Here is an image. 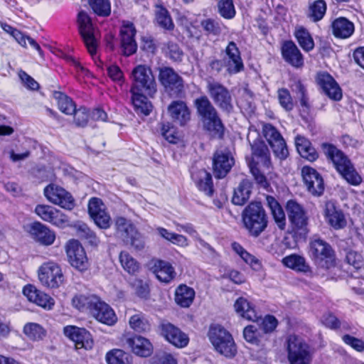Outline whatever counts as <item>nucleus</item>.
<instances>
[{
    "label": "nucleus",
    "instance_id": "f257e3e1",
    "mask_svg": "<svg viewBox=\"0 0 364 364\" xmlns=\"http://www.w3.org/2000/svg\"><path fill=\"white\" fill-rule=\"evenodd\" d=\"M247 136L252 149L250 159L246 158L250 171L254 177L257 185L269 191L270 184L262 171L269 169L271 165L270 154L265 143L259 139L255 140L252 143Z\"/></svg>",
    "mask_w": 364,
    "mask_h": 364
},
{
    "label": "nucleus",
    "instance_id": "f03ea898",
    "mask_svg": "<svg viewBox=\"0 0 364 364\" xmlns=\"http://www.w3.org/2000/svg\"><path fill=\"white\" fill-rule=\"evenodd\" d=\"M321 147L327 159L333 163L336 171L348 183L353 186H358L361 183V176L348 157L341 150L329 143H323Z\"/></svg>",
    "mask_w": 364,
    "mask_h": 364
},
{
    "label": "nucleus",
    "instance_id": "7ed1b4c3",
    "mask_svg": "<svg viewBox=\"0 0 364 364\" xmlns=\"http://www.w3.org/2000/svg\"><path fill=\"white\" fill-rule=\"evenodd\" d=\"M242 218L249 235L254 237H257L267 227L268 216L260 202H252L246 206Z\"/></svg>",
    "mask_w": 364,
    "mask_h": 364
},
{
    "label": "nucleus",
    "instance_id": "20e7f679",
    "mask_svg": "<svg viewBox=\"0 0 364 364\" xmlns=\"http://www.w3.org/2000/svg\"><path fill=\"white\" fill-rule=\"evenodd\" d=\"M309 255L319 268L329 269L336 266V252L331 245L324 240L314 236L309 243Z\"/></svg>",
    "mask_w": 364,
    "mask_h": 364
},
{
    "label": "nucleus",
    "instance_id": "39448f33",
    "mask_svg": "<svg viewBox=\"0 0 364 364\" xmlns=\"http://www.w3.org/2000/svg\"><path fill=\"white\" fill-rule=\"evenodd\" d=\"M287 359L289 364H311L314 350L301 338L290 335L285 342Z\"/></svg>",
    "mask_w": 364,
    "mask_h": 364
},
{
    "label": "nucleus",
    "instance_id": "423d86ee",
    "mask_svg": "<svg viewBox=\"0 0 364 364\" xmlns=\"http://www.w3.org/2000/svg\"><path fill=\"white\" fill-rule=\"evenodd\" d=\"M130 92H144L152 96L156 92V82L151 69L145 65L136 66L132 72Z\"/></svg>",
    "mask_w": 364,
    "mask_h": 364
},
{
    "label": "nucleus",
    "instance_id": "0eeeda50",
    "mask_svg": "<svg viewBox=\"0 0 364 364\" xmlns=\"http://www.w3.org/2000/svg\"><path fill=\"white\" fill-rule=\"evenodd\" d=\"M210 342L215 350L227 358L235 355L237 349L232 336L221 326H210L208 332Z\"/></svg>",
    "mask_w": 364,
    "mask_h": 364
},
{
    "label": "nucleus",
    "instance_id": "6e6552de",
    "mask_svg": "<svg viewBox=\"0 0 364 364\" xmlns=\"http://www.w3.org/2000/svg\"><path fill=\"white\" fill-rule=\"evenodd\" d=\"M286 210L291 231L300 238L305 237L309 232V218L303 206L294 200H289L286 204Z\"/></svg>",
    "mask_w": 364,
    "mask_h": 364
},
{
    "label": "nucleus",
    "instance_id": "1a4fd4ad",
    "mask_svg": "<svg viewBox=\"0 0 364 364\" xmlns=\"http://www.w3.org/2000/svg\"><path fill=\"white\" fill-rule=\"evenodd\" d=\"M207 92L215 104L223 111L230 113L233 110L231 95L227 87L214 80H207Z\"/></svg>",
    "mask_w": 364,
    "mask_h": 364
},
{
    "label": "nucleus",
    "instance_id": "9d476101",
    "mask_svg": "<svg viewBox=\"0 0 364 364\" xmlns=\"http://www.w3.org/2000/svg\"><path fill=\"white\" fill-rule=\"evenodd\" d=\"M77 24L80 34L92 56L96 54L97 48V40L95 36V30L92 23L91 18L84 11H81L77 15Z\"/></svg>",
    "mask_w": 364,
    "mask_h": 364
},
{
    "label": "nucleus",
    "instance_id": "9b49d317",
    "mask_svg": "<svg viewBox=\"0 0 364 364\" xmlns=\"http://www.w3.org/2000/svg\"><path fill=\"white\" fill-rule=\"evenodd\" d=\"M159 80L170 95L180 97L183 94V80L172 68H159Z\"/></svg>",
    "mask_w": 364,
    "mask_h": 364
},
{
    "label": "nucleus",
    "instance_id": "f8f14e48",
    "mask_svg": "<svg viewBox=\"0 0 364 364\" xmlns=\"http://www.w3.org/2000/svg\"><path fill=\"white\" fill-rule=\"evenodd\" d=\"M262 134L275 156L281 160L286 159L289 156V151L286 141L279 132L272 124H264L262 126Z\"/></svg>",
    "mask_w": 364,
    "mask_h": 364
},
{
    "label": "nucleus",
    "instance_id": "ddd939ff",
    "mask_svg": "<svg viewBox=\"0 0 364 364\" xmlns=\"http://www.w3.org/2000/svg\"><path fill=\"white\" fill-rule=\"evenodd\" d=\"M38 278L43 286L51 289L58 288L64 281L61 268L53 262L43 263L40 267Z\"/></svg>",
    "mask_w": 364,
    "mask_h": 364
},
{
    "label": "nucleus",
    "instance_id": "4468645a",
    "mask_svg": "<svg viewBox=\"0 0 364 364\" xmlns=\"http://www.w3.org/2000/svg\"><path fill=\"white\" fill-rule=\"evenodd\" d=\"M223 59L226 72L230 75L240 73L245 68L240 51L233 41L229 42L226 46Z\"/></svg>",
    "mask_w": 364,
    "mask_h": 364
},
{
    "label": "nucleus",
    "instance_id": "2eb2a0df",
    "mask_svg": "<svg viewBox=\"0 0 364 364\" xmlns=\"http://www.w3.org/2000/svg\"><path fill=\"white\" fill-rule=\"evenodd\" d=\"M44 195L50 203L63 208L72 210L75 206L71 194L60 186L53 184L46 186L44 189Z\"/></svg>",
    "mask_w": 364,
    "mask_h": 364
},
{
    "label": "nucleus",
    "instance_id": "dca6fc26",
    "mask_svg": "<svg viewBox=\"0 0 364 364\" xmlns=\"http://www.w3.org/2000/svg\"><path fill=\"white\" fill-rule=\"evenodd\" d=\"M65 248L68 261L73 267L80 271L87 269V257L84 248L77 240H70Z\"/></svg>",
    "mask_w": 364,
    "mask_h": 364
},
{
    "label": "nucleus",
    "instance_id": "f3484780",
    "mask_svg": "<svg viewBox=\"0 0 364 364\" xmlns=\"http://www.w3.org/2000/svg\"><path fill=\"white\" fill-rule=\"evenodd\" d=\"M316 80L324 94L331 100L339 101L342 99V90L331 75L321 72L317 74Z\"/></svg>",
    "mask_w": 364,
    "mask_h": 364
},
{
    "label": "nucleus",
    "instance_id": "a211bd4d",
    "mask_svg": "<svg viewBox=\"0 0 364 364\" xmlns=\"http://www.w3.org/2000/svg\"><path fill=\"white\" fill-rule=\"evenodd\" d=\"M303 181L308 191L314 196H321L324 191L323 178L314 168L304 166L301 169Z\"/></svg>",
    "mask_w": 364,
    "mask_h": 364
},
{
    "label": "nucleus",
    "instance_id": "6ab92c4d",
    "mask_svg": "<svg viewBox=\"0 0 364 364\" xmlns=\"http://www.w3.org/2000/svg\"><path fill=\"white\" fill-rule=\"evenodd\" d=\"M203 129L211 137L221 139L224 136L225 127L218 111L200 118Z\"/></svg>",
    "mask_w": 364,
    "mask_h": 364
},
{
    "label": "nucleus",
    "instance_id": "aec40b11",
    "mask_svg": "<svg viewBox=\"0 0 364 364\" xmlns=\"http://www.w3.org/2000/svg\"><path fill=\"white\" fill-rule=\"evenodd\" d=\"M64 333L75 343L77 349H90L92 347V336L85 328L68 326L64 328Z\"/></svg>",
    "mask_w": 364,
    "mask_h": 364
},
{
    "label": "nucleus",
    "instance_id": "412c9836",
    "mask_svg": "<svg viewBox=\"0 0 364 364\" xmlns=\"http://www.w3.org/2000/svg\"><path fill=\"white\" fill-rule=\"evenodd\" d=\"M136 29L134 24L129 21L124 22L120 30L121 46L124 55L129 56L137 50L135 41Z\"/></svg>",
    "mask_w": 364,
    "mask_h": 364
},
{
    "label": "nucleus",
    "instance_id": "4be33fe9",
    "mask_svg": "<svg viewBox=\"0 0 364 364\" xmlns=\"http://www.w3.org/2000/svg\"><path fill=\"white\" fill-rule=\"evenodd\" d=\"M281 53L284 61L294 68L300 69L304 67V56L292 41H286L282 43Z\"/></svg>",
    "mask_w": 364,
    "mask_h": 364
},
{
    "label": "nucleus",
    "instance_id": "5701e85b",
    "mask_svg": "<svg viewBox=\"0 0 364 364\" xmlns=\"http://www.w3.org/2000/svg\"><path fill=\"white\" fill-rule=\"evenodd\" d=\"M28 232L34 240L43 245H51L55 240V232L40 222L31 223Z\"/></svg>",
    "mask_w": 364,
    "mask_h": 364
},
{
    "label": "nucleus",
    "instance_id": "b1692460",
    "mask_svg": "<svg viewBox=\"0 0 364 364\" xmlns=\"http://www.w3.org/2000/svg\"><path fill=\"white\" fill-rule=\"evenodd\" d=\"M234 164V159L230 153L224 151H217L213 156V167L215 177L224 178L230 171Z\"/></svg>",
    "mask_w": 364,
    "mask_h": 364
},
{
    "label": "nucleus",
    "instance_id": "393cba45",
    "mask_svg": "<svg viewBox=\"0 0 364 364\" xmlns=\"http://www.w3.org/2000/svg\"><path fill=\"white\" fill-rule=\"evenodd\" d=\"M161 331L166 341L178 348H183L188 343V336L170 323H162Z\"/></svg>",
    "mask_w": 364,
    "mask_h": 364
},
{
    "label": "nucleus",
    "instance_id": "a878e982",
    "mask_svg": "<svg viewBox=\"0 0 364 364\" xmlns=\"http://www.w3.org/2000/svg\"><path fill=\"white\" fill-rule=\"evenodd\" d=\"M23 293L30 301L45 309L50 310L55 304V301L51 296L38 290L33 285L25 286L23 289Z\"/></svg>",
    "mask_w": 364,
    "mask_h": 364
},
{
    "label": "nucleus",
    "instance_id": "bb28decb",
    "mask_svg": "<svg viewBox=\"0 0 364 364\" xmlns=\"http://www.w3.org/2000/svg\"><path fill=\"white\" fill-rule=\"evenodd\" d=\"M168 112L173 122L181 126L191 119V112L186 103L182 100L173 101L168 107Z\"/></svg>",
    "mask_w": 364,
    "mask_h": 364
},
{
    "label": "nucleus",
    "instance_id": "cd10ccee",
    "mask_svg": "<svg viewBox=\"0 0 364 364\" xmlns=\"http://www.w3.org/2000/svg\"><path fill=\"white\" fill-rule=\"evenodd\" d=\"M126 344L134 354L141 357H148L153 352L151 342L141 336H134L127 338Z\"/></svg>",
    "mask_w": 364,
    "mask_h": 364
},
{
    "label": "nucleus",
    "instance_id": "c85d7f7f",
    "mask_svg": "<svg viewBox=\"0 0 364 364\" xmlns=\"http://www.w3.org/2000/svg\"><path fill=\"white\" fill-rule=\"evenodd\" d=\"M191 177L196 186L200 191L208 196H211L213 193V186L212 176L210 173L205 169H194L191 171Z\"/></svg>",
    "mask_w": 364,
    "mask_h": 364
},
{
    "label": "nucleus",
    "instance_id": "c756f323",
    "mask_svg": "<svg viewBox=\"0 0 364 364\" xmlns=\"http://www.w3.org/2000/svg\"><path fill=\"white\" fill-rule=\"evenodd\" d=\"M151 269L157 279L164 283H169L176 277V272L168 262L162 259L152 260Z\"/></svg>",
    "mask_w": 364,
    "mask_h": 364
},
{
    "label": "nucleus",
    "instance_id": "7c9ffc66",
    "mask_svg": "<svg viewBox=\"0 0 364 364\" xmlns=\"http://www.w3.org/2000/svg\"><path fill=\"white\" fill-rule=\"evenodd\" d=\"M96 304L90 314L100 322L109 326L113 325L117 321V317L112 309L100 298Z\"/></svg>",
    "mask_w": 364,
    "mask_h": 364
},
{
    "label": "nucleus",
    "instance_id": "2f4dec72",
    "mask_svg": "<svg viewBox=\"0 0 364 364\" xmlns=\"http://www.w3.org/2000/svg\"><path fill=\"white\" fill-rule=\"evenodd\" d=\"M333 34L338 38H348L352 36L355 27L353 22L345 17L336 18L331 24Z\"/></svg>",
    "mask_w": 364,
    "mask_h": 364
},
{
    "label": "nucleus",
    "instance_id": "473e14b6",
    "mask_svg": "<svg viewBox=\"0 0 364 364\" xmlns=\"http://www.w3.org/2000/svg\"><path fill=\"white\" fill-rule=\"evenodd\" d=\"M252 183L249 179H243L234 190L232 202L237 205H243L250 199Z\"/></svg>",
    "mask_w": 364,
    "mask_h": 364
},
{
    "label": "nucleus",
    "instance_id": "72a5a7b5",
    "mask_svg": "<svg viewBox=\"0 0 364 364\" xmlns=\"http://www.w3.org/2000/svg\"><path fill=\"white\" fill-rule=\"evenodd\" d=\"M282 262L285 267L296 272H311V268L306 262V259L299 255L291 254L287 255L282 259Z\"/></svg>",
    "mask_w": 364,
    "mask_h": 364
},
{
    "label": "nucleus",
    "instance_id": "f704fd0d",
    "mask_svg": "<svg viewBox=\"0 0 364 364\" xmlns=\"http://www.w3.org/2000/svg\"><path fill=\"white\" fill-rule=\"evenodd\" d=\"M295 145L296 149L301 157L306 159L309 161H316L318 154L311 142L304 136H296L295 138Z\"/></svg>",
    "mask_w": 364,
    "mask_h": 364
},
{
    "label": "nucleus",
    "instance_id": "c9c22d12",
    "mask_svg": "<svg viewBox=\"0 0 364 364\" xmlns=\"http://www.w3.org/2000/svg\"><path fill=\"white\" fill-rule=\"evenodd\" d=\"M325 216L328 223L335 229H341L346 225V221L343 213L336 209L333 203H326Z\"/></svg>",
    "mask_w": 364,
    "mask_h": 364
},
{
    "label": "nucleus",
    "instance_id": "e433bc0d",
    "mask_svg": "<svg viewBox=\"0 0 364 364\" xmlns=\"http://www.w3.org/2000/svg\"><path fill=\"white\" fill-rule=\"evenodd\" d=\"M99 297L93 294L75 295L72 299L73 306L80 311L91 313L94 306H96Z\"/></svg>",
    "mask_w": 364,
    "mask_h": 364
},
{
    "label": "nucleus",
    "instance_id": "4c0bfd02",
    "mask_svg": "<svg viewBox=\"0 0 364 364\" xmlns=\"http://www.w3.org/2000/svg\"><path fill=\"white\" fill-rule=\"evenodd\" d=\"M266 201L277 227L280 230H284L286 227V217L282 206L278 201L271 196H267Z\"/></svg>",
    "mask_w": 364,
    "mask_h": 364
},
{
    "label": "nucleus",
    "instance_id": "58836bf2",
    "mask_svg": "<svg viewBox=\"0 0 364 364\" xmlns=\"http://www.w3.org/2000/svg\"><path fill=\"white\" fill-rule=\"evenodd\" d=\"M132 93V102L135 111L138 114L147 116L152 109V105L146 97L144 92H130Z\"/></svg>",
    "mask_w": 364,
    "mask_h": 364
},
{
    "label": "nucleus",
    "instance_id": "ea45409f",
    "mask_svg": "<svg viewBox=\"0 0 364 364\" xmlns=\"http://www.w3.org/2000/svg\"><path fill=\"white\" fill-rule=\"evenodd\" d=\"M234 307L236 312L247 320L256 321L259 318L254 307L243 297H240L236 300Z\"/></svg>",
    "mask_w": 364,
    "mask_h": 364
},
{
    "label": "nucleus",
    "instance_id": "a19ab883",
    "mask_svg": "<svg viewBox=\"0 0 364 364\" xmlns=\"http://www.w3.org/2000/svg\"><path fill=\"white\" fill-rule=\"evenodd\" d=\"M194 296V290L185 284L179 285L175 291V301L181 307H188L192 304Z\"/></svg>",
    "mask_w": 364,
    "mask_h": 364
},
{
    "label": "nucleus",
    "instance_id": "79ce46f5",
    "mask_svg": "<svg viewBox=\"0 0 364 364\" xmlns=\"http://www.w3.org/2000/svg\"><path fill=\"white\" fill-rule=\"evenodd\" d=\"M294 36L300 47L306 52H310L314 48V39L309 31L303 26L295 28Z\"/></svg>",
    "mask_w": 364,
    "mask_h": 364
},
{
    "label": "nucleus",
    "instance_id": "37998d69",
    "mask_svg": "<svg viewBox=\"0 0 364 364\" xmlns=\"http://www.w3.org/2000/svg\"><path fill=\"white\" fill-rule=\"evenodd\" d=\"M119 262L124 269L129 274H136L140 270V264L129 252L122 251L119 255Z\"/></svg>",
    "mask_w": 364,
    "mask_h": 364
},
{
    "label": "nucleus",
    "instance_id": "c03bdc74",
    "mask_svg": "<svg viewBox=\"0 0 364 364\" xmlns=\"http://www.w3.org/2000/svg\"><path fill=\"white\" fill-rule=\"evenodd\" d=\"M156 20L157 23L164 29L173 30L174 24L168 10L161 4H156Z\"/></svg>",
    "mask_w": 364,
    "mask_h": 364
},
{
    "label": "nucleus",
    "instance_id": "a18cd8bd",
    "mask_svg": "<svg viewBox=\"0 0 364 364\" xmlns=\"http://www.w3.org/2000/svg\"><path fill=\"white\" fill-rule=\"evenodd\" d=\"M114 228L117 234L122 237L124 241L136 229L131 221L123 217H117L115 218Z\"/></svg>",
    "mask_w": 364,
    "mask_h": 364
},
{
    "label": "nucleus",
    "instance_id": "49530a36",
    "mask_svg": "<svg viewBox=\"0 0 364 364\" xmlns=\"http://www.w3.org/2000/svg\"><path fill=\"white\" fill-rule=\"evenodd\" d=\"M194 106L200 118L217 111L207 96L203 95L194 100Z\"/></svg>",
    "mask_w": 364,
    "mask_h": 364
},
{
    "label": "nucleus",
    "instance_id": "de8ad7c7",
    "mask_svg": "<svg viewBox=\"0 0 364 364\" xmlns=\"http://www.w3.org/2000/svg\"><path fill=\"white\" fill-rule=\"evenodd\" d=\"M108 364H132V355L120 349H113L106 355Z\"/></svg>",
    "mask_w": 364,
    "mask_h": 364
},
{
    "label": "nucleus",
    "instance_id": "09e8293b",
    "mask_svg": "<svg viewBox=\"0 0 364 364\" xmlns=\"http://www.w3.org/2000/svg\"><path fill=\"white\" fill-rule=\"evenodd\" d=\"M236 102L241 109L247 112H252L255 109L253 95L251 91L246 88L239 91V97Z\"/></svg>",
    "mask_w": 364,
    "mask_h": 364
},
{
    "label": "nucleus",
    "instance_id": "8fccbe9b",
    "mask_svg": "<svg viewBox=\"0 0 364 364\" xmlns=\"http://www.w3.org/2000/svg\"><path fill=\"white\" fill-rule=\"evenodd\" d=\"M326 11V4L324 0H316L309 5L308 17L314 22L321 20Z\"/></svg>",
    "mask_w": 364,
    "mask_h": 364
},
{
    "label": "nucleus",
    "instance_id": "3c124183",
    "mask_svg": "<svg viewBox=\"0 0 364 364\" xmlns=\"http://www.w3.org/2000/svg\"><path fill=\"white\" fill-rule=\"evenodd\" d=\"M88 4L93 12L99 16L107 17L111 14L109 0H88Z\"/></svg>",
    "mask_w": 364,
    "mask_h": 364
},
{
    "label": "nucleus",
    "instance_id": "603ef678",
    "mask_svg": "<svg viewBox=\"0 0 364 364\" xmlns=\"http://www.w3.org/2000/svg\"><path fill=\"white\" fill-rule=\"evenodd\" d=\"M53 95L58 100L59 109L66 114H72V112L75 111V107L72 99L60 92H55Z\"/></svg>",
    "mask_w": 364,
    "mask_h": 364
},
{
    "label": "nucleus",
    "instance_id": "864d4df0",
    "mask_svg": "<svg viewBox=\"0 0 364 364\" xmlns=\"http://www.w3.org/2000/svg\"><path fill=\"white\" fill-rule=\"evenodd\" d=\"M130 327L136 332H145L150 330L151 325L149 321L141 313L133 315L129 318Z\"/></svg>",
    "mask_w": 364,
    "mask_h": 364
},
{
    "label": "nucleus",
    "instance_id": "5fc2aeb1",
    "mask_svg": "<svg viewBox=\"0 0 364 364\" xmlns=\"http://www.w3.org/2000/svg\"><path fill=\"white\" fill-rule=\"evenodd\" d=\"M77 234L81 238L86 240L90 245L97 246L100 240L95 233L85 224H79L77 226Z\"/></svg>",
    "mask_w": 364,
    "mask_h": 364
},
{
    "label": "nucleus",
    "instance_id": "6e6d98bb",
    "mask_svg": "<svg viewBox=\"0 0 364 364\" xmlns=\"http://www.w3.org/2000/svg\"><path fill=\"white\" fill-rule=\"evenodd\" d=\"M23 333L31 339L36 341L42 339L46 331L41 326L36 323H26L23 327Z\"/></svg>",
    "mask_w": 364,
    "mask_h": 364
},
{
    "label": "nucleus",
    "instance_id": "4d7b16f0",
    "mask_svg": "<svg viewBox=\"0 0 364 364\" xmlns=\"http://www.w3.org/2000/svg\"><path fill=\"white\" fill-rule=\"evenodd\" d=\"M129 285L139 298L146 299L149 297L150 293L149 284L142 279H134L129 282Z\"/></svg>",
    "mask_w": 364,
    "mask_h": 364
},
{
    "label": "nucleus",
    "instance_id": "13d9d810",
    "mask_svg": "<svg viewBox=\"0 0 364 364\" xmlns=\"http://www.w3.org/2000/svg\"><path fill=\"white\" fill-rule=\"evenodd\" d=\"M124 242L135 251H141L145 247L144 237L136 229L131 233Z\"/></svg>",
    "mask_w": 364,
    "mask_h": 364
},
{
    "label": "nucleus",
    "instance_id": "bf43d9fd",
    "mask_svg": "<svg viewBox=\"0 0 364 364\" xmlns=\"http://www.w3.org/2000/svg\"><path fill=\"white\" fill-rule=\"evenodd\" d=\"M48 218L46 222L60 228H65L69 223L68 216L55 208Z\"/></svg>",
    "mask_w": 364,
    "mask_h": 364
},
{
    "label": "nucleus",
    "instance_id": "052dcab7",
    "mask_svg": "<svg viewBox=\"0 0 364 364\" xmlns=\"http://www.w3.org/2000/svg\"><path fill=\"white\" fill-rule=\"evenodd\" d=\"M218 8L220 14L225 18L230 19L235 15L232 0H218Z\"/></svg>",
    "mask_w": 364,
    "mask_h": 364
},
{
    "label": "nucleus",
    "instance_id": "680f3d73",
    "mask_svg": "<svg viewBox=\"0 0 364 364\" xmlns=\"http://www.w3.org/2000/svg\"><path fill=\"white\" fill-rule=\"evenodd\" d=\"M72 114H73V122L76 127H84L87 124L90 114L87 108L80 107L79 109H76L75 107Z\"/></svg>",
    "mask_w": 364,
    "mask_h": 364
},
{
    "label": "nucleus",
    "instance_id": "e2e57ef3",
    "mask_svg": "<svg viewBox=\"0 0 364 364\" xmlns=\"http://www.w3.org/2000/svg\"><path fill=\"white\" fill-rule=\"evenodd\" d=\"M277 97L280 105L287 111H291L294 108L292 97L289 91L286 88L277 90Z\"/></svg>",
    "mask_w": 364,
    "mask_h": 364
},
{
    "label": "nucleus",
    "instance_id": "0e129e2a",
    "mask_svg": "<svg viewBox=\"0 0 364 364\" xmlns=\"http://www.w3.org/2000/svg\"><path fill=\"white\" fill-rule=\"evenodd\" d=\"M200 24L202 28L208 35L218 36L222 31L220 24L213 19H205L201 21Z\"/></svg>",
    "mask_w": 364,
    "mask_h": 364
},
{
    "label": "nucleus",
    "instance_id": "69168bd1",
    "mask_svg": "<svg viewBox=\"0 0 364 364\" xmlns=\"http://www.w3.org/2000/svg\"><path fill=\"white\" fill-rule=\"evenodd\" d=\"M346 262L352 265L355 269H359L364 267V259L363 256L358 252L349 250L346 252Z\"/></svg>",
    "mask_w": 364,
    "mask_h": 364
},
{
    "label": "nucleus",
    "instance_id": "338daca9",
    "mask_svg": "<svg viewBox=\"0 0 364 364\" xmlns=\"http://www.w3.org/2000/svg\"><path fill=\"white\" fill-rule=\"evenodd\" d=\"M161 132L164 139L168 142L176 143L178 140L177 133L175 127L171 123H161Z\"/></svg>",
    "mask_w": 364,
    "mask_h": 364
},
{
    "label": "nucleus",
    "instance_id": "774afa93",
    "mask_svg": "<svg viewBox=\"0 0 364 364\" xmlns=\"http://www.w3.org/2000/svg\"><path fill=\"white\" fill-rule=\"evenodd\" d=\"M105 210V204L97 198H92L88 203V213L91 218Z\"/></svg>",
    "mask_w": 364,
    "mask_h": 364
}]
</instances>
